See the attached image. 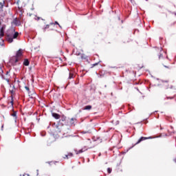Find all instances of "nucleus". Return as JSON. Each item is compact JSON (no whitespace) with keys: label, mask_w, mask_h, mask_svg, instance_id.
I'll return each instance as SVG.
<instances>
[{"label":"nucleus","mask_w":176,"mask_h":176,"mask_svg":"<svg viewBox=\"0 0 176 176\" xmlns=\"http://www.w3.org/2000/svg\"><path fill=\"white\" fill-rule=\"evenodd\" d=\"M6 35L7 42H8V43H12V42H13V39H16L17 36H19V33L16 32L14 28H11L8 30Z\"/></svg>","instance_id":"obj_1"},{"label":"nucleus","mask_w":176,"mask_h":176,"mask_svg":"<svg viewBox=\"0 0 176 176\" xmlns=\"http://www.w3.org/2000/svg\"><path fill=\"white\" fill-rule=\"evenodd\" d=\"M21 58H23V51H21V50H19L16 56H14L11 58L10 63H12L13 65H16V63H19Z\"/></svg>","instance_id":"obj_2"},{"label":"nucleus","mask_w":176,"mask_h":176,"mask_svg":"<svg viewBox=\"0 0 176 176\" xmlns=\"http://www.w3.org/2000/svg\"><path fill=\"white\" fill-rule=\"evenodd\" d=\"M27 0H17L16 4L18 5V9L21 12L23 8L25 6Z\"/></svg>","instance_id":"obj_3"},{"label":"nucleus","mask_w":176,"mask_h":176,"mask_svg":"<svg viewBox=\"0 0 176 176\" xmlns=\"http://www.w3.org/2000/svg\"><path fill=\"white\" fill-rule=\"evenodd\" d=\"M63 131H64V127L60 125H56L54 135H58V134H60V133H63Z\"/></svg>","instance_id":"obj_4"},{"label":"nucleus","mask_w":176,"mask_h":176,"mask_svg":"<svg viewBox=\"0 0 176 176\" xmlns=\"http://www.w3.org/2000/svg\"><path fill=\"white\" fill-rule=\"evenodd\" d=\"M54 24H57V25H58L60 28H61V25H60L58 22L55 21V23H50V24L46 25L45 27L43 28V31L45 32L46 30L50 28V25H54Z\"/></svg>","instance_id":"obj_5"},{"label":"nucleus","mask_w":176,"mask_h":176,"mask_svg":"<svg viewBox=\"0 0 176 176\" xmlns=\"http://www.w3.org/2000/svg\"><path fill=\"white\" fill-rule=\"evenodd\" d=\"M162 85L165 89H173V85L168 82V80H165L162 82Z\"/></svg>","instance_id":"obj_6"},{"label":"nucleus","mask_w":176,"mask_h":176,"mask_svg":"<svg viewBox=\"0 0 176 176\" xmlns=\"http://www.w3.org/2000/svg\"><path fill=\"white\" fill-rule=\"evenodd\" d=\"M175 25H176V21L170 22L168 24L167 30H175Z\"/></svg>","instance_id":"obj_7"},{"label":"nucleus","mask_w":176,"mask_h":176,"mask_svg":"<svg viewBox=\"0 0 176 176\" xmlns=\"http://www.w3.org/2000/svg\"><path fill=\"white\" fill-rule=\"evenodd\" d=\"M76 118H68L67 120L68 126H75Z\"/></svg>","instance_id":"obj_8"},{"label":"nucleus","mask_w":176,"mask_h":176,"mask_svg":"<svg viewBox=\"0 0 176 176\" xmlns=\"http://www.w3.org/2000/svg\"><path fill=\"white\" fill-rule=\"evenodd\" d=\"M6 29V25H3L0 29V38L5 36V30Z\"/></svg>","instance_id":"obj_9"},{"label":"nucleus","mask_w":176,"mask_h":176,"mask_svg":"<svg viewBox=\"0 0 176 176\" xmlns=\"http://www.w3.org/2000/svg\"><path fill=\"white\" fill-rule=\"evenodd\" d=\"M152 139V137H148V138H146V137H142L140 138L138 141L136 142V145L140 144V142H142V141H145V140H151Z\"/></svg>","instance_id":"obj_10"},{"label":"nucleus","mask_w":176,"mask_h":176,"mask_svg":"<svg viewBox=\"0 0 176 176\" xmlns=\"http://www.w3.org/2000/svg\"><path fill=\"white\" fill-rule=\"evenodd\" d=\"M11 116L14 118V120H15V122L17 120V112L13 111V113H11Z\"/></svg>","instance_id":"obj_11"},{"label":"nucleus","mask_w":176,"mask_h":176,"mask_svg":"<svg viewBox=\"0 0 176 176\" xmlns=\"http://www.w3.org/2000/svg\"><path fill=\"white\" fill-rule=\"evenodd\" d=\"M4 5H5V1L0 2V12H3Z\"/></svg>","instance_id":"obj_12"},{"label":"nucleus","mask_w":176,"mask_h":176,"mask_svg":"<svg viewBox=\"0 0 176 176\" xmlns=\"http://www.w3.org/2000/svg\"><path fill=\"white\" fill-rule=\"evenodd\" d=\"M52 116L53 118H54L55 119H60V115L57 113H52Z\"/></svg>","instance_id":"obj_13"},{"label":"nucleus","mask_w":176,"mask_h":176,"mask_svg":"<svg viewBox=\"0 0 176 176\" xmlns=\"http://www.w3.org/2000/svg\"><path fill=\"white\" fill-rule=\"evenodd\" d=\"M23 65H25V67H28V65H30V61L28 60V59L24 60Z\"/></svg>","instance_id":"obj_14"},{"label":"nucleus","mask_w":176,"mask_h":176,"mask_svg":"<svg viewBox=\"0 0 176 176\" xmlns=\"http://www.w3.org/2000/svg\"><path fill=\"white\" fill-rule=\"evenodd\" d=\"M92 107L91 105H87L84 107V111H90Z\"/></svg>","instance_id":"obj_15"},{"label":"nucleus","mask_w":176,"mask_h":176,"mask_svg":"<svg viewBox=\"0 0 176 176\" xmlns=\"http://www.w3.org/2000/svg\"><path fill=\"white\" fill-rule=\"evenodd\" d=\"M74 78H75V74L74 73L69 72L68 79H74Z\"/></svg>","instance_id":"obj_16"},{"label":"nucleus","mask_w":176,"mask_h":176,"mask_svg":"<svg viewBox=\"0 0 176 176\" xmlns=\"http://www.w3.org/2000/svg\"><path fill=\"white\" fill-rule=\"evenodd\" d=\"M10 104H11V106L13 107V104H14L13 96H11Z\"/></svg>","instance_id":"obj_17"},{"label":"nucleus","mask_w":176,"mask_h":176,"mask_svg":"<svg viewBox=\"0 0 176 176\" xmlns=\"http://www.w3.org/2000/svg\"><path fill=\"white\" fill-rule=\"evenodd\" d=\"M79 153H83V149H80L76 152V155H79Z\"/></svg>","instance_id":"obj_18"},{"label":"nucleus","mask_w":176,"mask_h":176,"mask_svg":"<svg viewBox=\"0 0 176 176\" xmlns=\"http://www.w3.org/2000/svg\"><path fill=\"white\" fill-rule=\"evenodd\" d=\"M13 23H14V24H15V25H18V23H19V21H17V19H14Z\"/></svg>","instance_id":"obj_19"},{"label":"nucleus","mask_w":176,"mask_h":176,"mask_svg":"<svg viewBox=\"0 0 176 176\" xmlns=\"http://www.w3.org/2000/svg\"><path fill=\"white\" fill-rule=\"evenodd\" d=\"M2 78L4 79V80H6V82H8V83H9V78H5V76H2Z\"/></svg>","instance_id":"obj_20"},{"label":"nucleus","mask_w":176,"mask_h":176,"mask_svg":"<svg viewBox=\"0 0 176 176\" xmlns=\"http://www.w3.org/2000/svg\"><path fill=\"white\" fill-rule=\"evenodd\" d=\"M96 65H98V63L92 64L91 68H94V67H96Z\"/></svg>","instance_id":"obj_21"},{"label":"nucleus","mask_w":176,"mask_h":176,"mask_svg":"<svg viewBox=\"0 0 176 176\" xmlns=\"http://www.w3.org/2000/svg\"><path fill=\"white\" fill-rule=\"evenodd\" d=\"M107 173H109V174H111V173H112V169L110 168H107Z\"/></svg>","instance_id":"obj_22"},{"label":"nucleus","mask_w":176,"mask_h":176,"mask_svg":"<svg viewBox=\"0 0 176 176\" xmlns=\"http://www.w3.org/2000/svg\"><path fill=\"white\" fill-rule=\"evenodd\" d=\"M56 163H57V162H50V164L52 166V164H56Z\"/></svg>","instance_id":"obj_23"},{"label":"nucleus","mask_w":176,"mask_h":176,"mask_svg":"<svg viewBox=\"0 0 176 176\" xmlns=\"http://www.w3.org/2000/svg\"><path fill=\"white\" fill-rule=\"evenodd\" d=\"M25 90H27V91H30V87L25 86Z\"/></svg>","instance_id":"obj_24"},{"label":"nucleus","mask_w":176,"mask_h":176,"mask_svg":"<svg viewBox=\"0 0 176 176\" xmlns=\"http://www.w3.org/2000/svg\"><path fill=\"white\" fill-rule=\"evenodd\" d=\"M67 156L72 157V156H74V154H72V153H69L67 155Z\"/></svg>","instance_id":"obj_25"},{"label":"nucleus","mask_w":176,"mask_h":176,"mask_svg":"<svg viewBox=\"0 0 176 176\" xmlns=\"http://www.w3.org/2000/svg\"><path fill=\"white\" fill-rule=\"evenodd\" d=\"M63 159H68V155H65V157H63Z\"/></svg>","instance_id":"obj_26"},{"label":"nucleus","mask_w":176,"mask_h":176,"mask_svg":"<svg viewBox=\"0 0 176 176\" xmlns=\"http://www.w3.org/2000/svg\"><path fill=\"white\" fill-rule=\"evenodd\" d=\"M159 58H163V55L160 54Z\"/></svg>","instance_id":"obj_27"},{"label":"nucleus","mask_w":176,"mask_h":176,"mask_svg":"<svg viewBox=\"0 0 176 176\" xmlns=\"http://www.w3.org/2000/svg\"><path fill=\"white\" fill-rule=\"evenodd\" d=\"M62 120H63V121L65 120V118H63Z\"/></svg>","instance_id":"obj_28"},{"label":"nucleus","mask_w":176,"mask_h":176,"mask_svg":"<svg viewBox=\"0 0 176 176\" xmlns=\"http://www.w3.org/2000/svg\"><path fill=\"white\" fill-rule=\"evenodd\" d=\"M82 133H83L84 134H86V132H85V131H83Z\"/></svg>","instance_id":"obj_29"},{"label":"nucleus","mask_w":176,"mask_h":176,"mask_svg":"<svg viewBox=\"0 0 176 176\" xmlns=\"http://www.w3.org/2000/svg\"><path fill=\"white\" fill-rule=\"evenodd\" d=\"M166 68H168V67H167V66H164Z\"/></svg>","instance_id":"obj_30"},{"label":"nucleus","mask_w":176,"mask_h":176,"mask_svg":"<svg viewBox=\"0 0 176 176\" xmlns=\"http://www.w3.org/2000/svg\"><path fill=\"white\" fill-rule=\"evenodd\" d=\"M11 93L13 94V91H12Z\"/></svg>","instance_id":"obj_31"},{"label":"nucleus","mask_w":176,"mask_h":176,"mask_svg":"<svg viewBox=\"0 0 176 176\" xmlns=\"http://www.w3.org/2000/svg\"><path fill=\"white\" fill-rule=\"evenodd\" d=\"M39 19H40V18H39V17H38V20H39Z\"/></svg>","instance_id":"obj_32"},{"label":"nucleus","mask_w":176,"mask_h":176,"mask_svg":"<svg viewBox=\"0 0 176 176\" xmlns=\"http://www.w3.org/2000/svg\"><path fill=\"white\" fill-rule=\"evenodd\" d=\"M1 45V46H2V44H1V43H0V45Z\"/></svg>","instance_id":"obj_33"},{"label":"nucleus","mask_w":176,"mask_h":176,"mask_svg":"<svg viewBox=\"0 0 176 176\" xmlns=\"http://www.w3.org/2000/svg\"><path fill=\"white\" fill-rule=\"evenodd\" d=\"M45 176H49V175H45Z\"/></svg>","instance_id":"obj_34"},{"label":"nucleus","mask_w":176,"mask_h":176,"mask_svg":"<svg viewBox=\"0 0 176 176\" xmlns=\"http://www.w3.org/2000/svg\"><path fill=\"white\" fill-rule=\"evenodd\" d=\"M23 176H25V175H23Z\"/></svg>","instance_id":"obj_35"}]
</instances>
